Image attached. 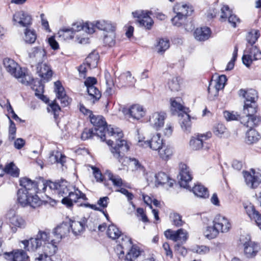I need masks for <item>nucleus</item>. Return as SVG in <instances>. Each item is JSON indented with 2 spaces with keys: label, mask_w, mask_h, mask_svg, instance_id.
<instances>
[{
  "label": "nucleus",
  "mask_w": 261,
  "mask_h": 261,
  "mask_svg": "<svg viewBox=\"0 0 261 261\" xmlns=\"http://www.w3.org/2000/svg\"><path fill=\"white\" fill-rule=\"evenodd\" d=\"M29 58L32 63L36 65L43 63L46 58V51L42 47H36L29 53Z\"/></svg>",
  "instance_id": "obj_21"
},
{
  "label": "nucleus",
  "mask_w": 261,
  "mask_h": 261,
  "mask_svg": "<svg viewBox=\"0 0 261 261\" xmlns=\"http://www.w3.org/2000/svg\"><path fill=\"white\" fill-rule=\"evenodd\" d=\"M119 244L116 247V250L119 255V258L123 257L125 251L128 250L133 245L131 239L126 236L122 234L119 238Z\"/></svg>",
  "instance_id": "obj_24"
},
{
  "label": "nucleus",
  "mask_w": 261,
  "mask_h": 261,
  "mask_svg": "<svg viewBox=\"0 0 261 261\" xmlns=\"http://www.w3.org/2000/svg\"><path fill=\"white\" fill-rule=\"evenodd\" d=\"M243 176L246 185L252 189H255L261 184V173L251 169L250 171H243Z\"/></svg>",
  "instance_id": "obj_11"
},
{
  "label": "nucleus",
  "mask_w": 261,
  "mask_h": 261,
  "mask_svg": "<svg viewBox=\"0 0 261 261\" xmlns=\"http://www.w3.org/2000/svg\"><path fill=\"white\" fill-rule=\"evenodd\" d=\"M107 233L108 236L112 240L119 239L122 234L119 229L114 224L109 226Z\"/></svg>",
  "instance_id": "obj_42"
},
{
  "label": "nucleus",
  "mask_w": 261,
  "mask_h": 261,
  "mask_svg": "<svg viewBox=\"0 0 261 261\" xmlns=\"http://www.w3.org/2000/svg\"><path fill=\"white\" fill-rule=\"evenodd\" d=\"M58 34L59 37L62 38L64 40L72 39L74 36V34L70 30V28L64 27L59 31Z\"/></svg>",
  "instance_id": "obj_45"
},
{
  "label": "nucleus",
  "mask_w": 261,
  "mask_h": 261,
  "mask_svg": "<svg viewBox=\"0 0 261 261\" xmlns=\"http://www.w3.org/2000/svg\"><path fill=\"white\" fill-rule=\"evenodd\" d=\"M49 160L52 163H60L63 165L66 156L59 151H53L49 155Z\"/></svg>",
  "instance_id": "obj_40"
},
{
  "label": "nucleus",
  "mask_w": 261,
  "mask_h": 261,
  "mask_svg": "<svg viewBox=\"0 0 261 261\" xmlns=\"http://www.w3.org/2000/svg\"><path fill=\"white\" fill-rule=\"evenodd\" d=\"M107 175L109 179L112 181L114 186L120 187L123 185L122 178L118 175H114L111 172H108Z\"/></svg>",
  "instance_id": "obj_52"
},
{
  "label": "nucleus",
  "mask_w": 261,
  "mask_h": 261,
  "mask_svg": "<svg viewBox=\"0 0 261 261\" xmlns=\"http://www.w3.org/2000/svg\"><path fill=\"white\" fill-rule=\"evenodd\" d=\"M31 17L23 11L16 12L13 16V21L23 27H27L31 23Z\"/></svg>",
  "instance_id": "obj_25"
},
{
  "label": "nucleus",
  "mask_w": 261,
  "mask_h": 261,
  "mask_svg": "<svg viewBox=\"0 0 261 261\" xmlns=\"http://www.w3.org/2000/svg\"><path fill=\"white\" fill-rule=\"evenodd\" d=\"M228 22L232 25V27L236 28L237 22H240V19L237 17V16L232 13L228 18H227Z\"/></svg>",
  "instance_id": "obj_64"
},
{
  "label": "nucleus",
  "mask_w": 261,
  "mask_h": 261,
  "mask_svg": "<svg viewBox=\"0 0 261 261\" xmlns=\"http://www.w3.org/2000/svg\"><path fill=\"white\" fill-rule=\"evenodd\" d=\"M213 222L216 228L223 233L228 232L231 226L229 221L226 218L220 215L216 216Z\"/></svg>",
  "instance_id": "obj_22"
},
{
  "label": "nucleus",
  "mask_w": 261,
  "mask_h": 261,
  "mask_svg": "<svg viewBox=\"0 0 261 261\" xmlns=\"http://www.w3.org/2000/svg\"><path fill=\"white\" fill-rule=\"evenodd\" d=\"M226 128L225 126L221 123H218L214 126V134L219 136L223 134L225 131Z\"/></svg>",
  "instance_id": "obj_61"
},
{
  "label": "nucleus",
  "mask_w": 261,
  "mask_h": 261,
  "mask_svg": "<svg viewBox=\"0 0 261 261\" xmlns=\"http://www.w3.org/2000/svg\"><path fill=\"white\" fill-rule=\"evenodd\" d=\"M258 99L257 92L256 90L250 89L248 90V93L246 97L245 103L256 102Z\"/></svg>",
  "instance_id": "obj_51"
},
{
  "label": "nucleus",
  "mask_w": 261,
  "mask_h": 261,
  "mask_svg": "<svg viewBox=\"0 0 261 261\" xmlns=\"http://www.w3.org/2000/svg\"><path fill=\"white\" fill-rule=\"evenodd\" d=\"M98 57L94 54H90L86 58V62L83 63L77 67L80 77L85 79L87 75V67L95 66L97 64Z\"/></svg>",
  "instance_id": "obj_16"
},
{
  "label": "nucleus",
  "mask_w": 261,
  "mask_h": 261,
  "mask_svg": "<svg viewBox=\"0 0 261 261\" xmlns=\"http://www.w3.org/2000/svg\"><path fill=\"white\" fill-rule=\"evenodd\" d=\"M115 31H110L107 32V34L105 35L103 41L105 43L109 46H112L115 43Z\"/></svg>",
  "instance_id": "obj_48"
},
{
  "label": "nucleus",
  "mask_w": 261,
  "mask_h": 261,
  "mask_svg": "<svg viewBox=\"0 0 261 261\" xmlns=\"http://www.w3.org/2000/svg\"><path fill=\"white\" fill-rule=\"evenodd\" d=\"M240 243L244 247V254L247 258L255 257L260 250L259 245L251 241L249 236H242L240 239Z\"/></svg>",
  "instance_id": "obj_8"
},
{
  "label": "nucleus",
  "mask_w": 261,
  "mask_h": 261,
  "mask_svg": "<svg viewBox=\"0 0 261 261\" xmlns=\"http://www.w3.org/2000/svg\"><path fill=\"white\" fill-rule=\"evenodd\" d=\"M171 109L172 111L179 112L178 116H181L182 119L180 123L182 129L184 131L190 132L191 122L190 116L188 114L189 109L184 107L176 99L171 98L170 99Z\"/></svg>",
  "instance_id": "obj_5"
},
{
  "label": "nucleus",
  "mask_w": 261,
  "mask_h": 261,
  "mask_svg": "<svg viewBox=\"0 0 261 261\" xmlns=\"http://www.w3.org/2000/svg\"><path fill=\"white\" fill-rule=\"evenodd\" d=\"M151 12L144 11H136L133 12L132 14L135 18H137V21L140 27H144L148 30H150L153 24V21L150 16Z\"/></svg>",
  "instance_id": "obj_13"
},
{
  "label": "nucleus",
  "mask_w": 261,
  "mask_h": 261,
  "mask_svg": "<svg viewBox=\"0 0 261 261\" xmlns=\"http://www.w3.org/2000/svg\"><path fill=\"white\" fill-rule=\"evenodd\" d=\"M246 212L252 220L254 221L256 225L261 230V214L256 210L255 207L253 205H249L245 207Z\"/></svg>",
  "instance_id": "obj_31"
},
{
  "label": "nucleus",
  "mask_w": 261,
  "mask_h": 261,
  "mask_svg": "<svg viewBox=\"0 0 261 261\" xmlns=\"http://www.w3.org/2000/svg\"><path fill=\"white\" fill-rule=\"evenodd\" d=\"M13 232L17 231V228L23 229L27 225L25 220L20 216L17 215L14 210H10L6 214Z\"/></svg>",
  "instance_id": "obj_10"
},
{
  "label": "nucleus",
  "mask_w": 261,
  "mask_h": 261,
  "mask_svg": "<svg viewBox=\"0 0 261 261\" xmlns=\"http://www.w3.org/2000/svg\"><path fill=\"white\" fill-rule=\"evenodd\" d=\"M87 91L89 96V98L94 103L95 101L98 100L101 97V93L99 90L95 87H90L87 88Z\"/></svg>",
  "instance_id": "obj_44"
},
{
  "label": "nucleus",
  "mask_w": 261,
  "mask_h": 261,
  "mask_svg": "<svg viewBox=\"0 0 261 261\" xmlns=\"http://www.w3.org/2000/svg\"><path fill=\"white\" fill-rule=\"evenodd\" d=\"M258 107L256 102L245 103L243 114L240 118L242 124L247 127L251 128L258 125L260 121V117L256 115Z\"/></svg>",
  "instance_id": "obj_4"
},
{
  "label": "nucleus",
  "mask_w": 261,
  "mask_h": 261,
  "mask_svg": "<svg viewBox=\"0 0 261 261\" xmlns=\"http://www.w3.org/2000/svg\"><path fill=\"white\" fill-rule=\"evenodd\" d=\"M156 182L158 185H164L169 179V177L165 173L160 172L155 175Z\"/></svg>",
  "instance_id": "obj_54"
},
{
  "label": "nucleus",
  "mask_w": 261,
  "mask_h": 261,
  "mask_svg": "<svg viewBox=\"0 0 261 261\" xmlns=\"http://www.w3.org/2000/svg\"><path fill=\"white\" fill-rule=\"evenodd\" d=\"M92 169L93 170V174L96 181L98 182L102 181L103 176L99 169L98 168L94 166L92 167Z\"/></svg>",
  "instance_id": "obj_60"
},
{
  "label": "nucleus",
  "mask_w": 261,
  "mask_h": 261,
  "mask_svg": "<svg viewBox=\"0 0 261 261\" xmlns=\"http://www.w3.org/2000/svg\"><path fill=\"white\" fill-rule=\"evenodd\" d=\"M172 220V224L176 227H179L182 225L184 221L181 219V216L177 213H172L170 215Z\"/></svg>",
  "instance_id": "obj_55"
},
{
  "label": "nucleus",
  "mask_w": 261,
  "mask_h": 261,
  "mask_svg": "<svg viewBox=\"0 0 261 261\" xmlns=\"http://www.w3.org/2000/svg\"><path fill=\"white\" fill-rule=\"evenodd\" d=\"M211 31L208 27L197 28L194 32V36L196 40L203 41L207 40L211 36Z\"/></svg>",
  "instance_id": "obj_34"
},
{
  "label": "nucleus",
  "mask_w": 261,
  "mask_h": 261,
  "mask_svg": "<svg viewBox=\"0 0 261 261\" xmlns=\"http://www.w3.org/2000/svg\"><path fill=\"white\" fill-rule=\"evenodd\" d=\"M127 251V253L125 255V260L126 261H134L141 254V251L138 247L136 246H132Z\"/></svg>",
  "instance_id": "obj_36"
},
{
  "label": "nucleus",
  "mask_w": 261,
  "mask_h": 261,
  "mask_svg": "<svg viewBox=\"0 0 261 261\" xmlns=\"http://www.w3.org/2000/svg\"><path fill=\"white\" fill-rule=\"evenodd\" d=\"M5 257L9 261H28L29 256L23 250H17L12 252H5Z\"/></svg>",
  "instance_id": "obj_26"
},
{
  "label": "nucleus",
  "mask_w": 261,
  "mask_h": 261,
  "mask_svg": "<svg viewBox=\"0 0 261 261\" xmlns=\"http://www.w3.org/2000/svg\"><path fill=\"white\" fill-rule=\"evenodd\" d=\"M95 27L99 30H102L108 32L110 31H115V27L111 22L105 20L95 21Z\"/></svg>",
  "instance_id": "obj_39"
},
{
  "label": "nucleus",
  "mask_w": 261,
  "mask_h": 261,
  "mask_svg": "<svg viewBox=\"0 0 261 261\" xmlns=\"http://www.w3.org/2000/svg\"><path fill=\"white\" fill-rule=\"evenodd\" d=\"M4 171L13 177H18L19 175V169L13 163L7 165L5 167Z\"/></svg>",
  "instance_id": "obj_47"
},
{
  "label": "nucleus",
  "mask_w": 261,
  "mask_h": 261,
  "mask_svg": "<svg viewBox=\"0 0 261 261\" xmlns=\"http://www.w3.org/2000/svg\"><path fill=\"white\" fill-rule=\"evenodd\" d=\"M95 21L91 23H85L84 24V30L89 34H92L95 32Z\"/></svg>",
  "instance_id": "obj_63"
},
{
  "label": "nucleus",
  "mask_w": 261,
  "mask_h": 261,
  "mask_svg": "<svg viewBox=\"0 0 261 261\" xmlns=\"http://www.w3.org/2000/svg\"><path fill=\"white\" fill-rule=\"evenodd\" d=\"M227 81L226 76L225 75H220L216 82L215 85L212 87L210 85L208 87V92L211 96H217L218 95L219 91L224 88Z\"/></svg>",
  "instance_id": "obj_29"
},
{
  "label": "nucleus",
  "mask_w": 261,
  "mask_h": 261,
  "mask_svg": "<svg viewBox=\"0 0 261 261\" xmlns=\"http://www.w3.org/2000/svg\"><path fill=\"white\" fill-rule=\"evenodd\" d=\"M261 60V51L256 46H251L248 48L247 54L242 57V61L244 65L249 67L253 61Z\"/></svg>",
  "instance_id": "obj_15"
},
{
  "label": "nucleus",
  "mask_w": 261,
  "mask_h": 261,
  "mask_svg": "<svg viewBox=\"0 0 261 261\" xmlns=\"http://www.w3.org/2000/svg\"><path fill=\"white\" fill-rule=\"evenodd\" d=\"M36 66L37 72L39 76L44 80L48 81L51 78L53 73L50 67L46 64H43V63Z\"/></svg>",
  "instance_id": "obj_32"
},
{
  "label": "nucleus",
  "mask_w": 261,
  "mask_h": 261,
  "mask_svg": "<svg viewBox=\"0 0 261 261\" xmlns=\"http://www.w3.org/2000/svg\"><path fill=\"white\" fill-rule=\"evenodd\" d=\"M17 201L22 207L30 206L36 208L42 203V201L37 193L30 194V192L23 191L22 190H18L17 191Z\"/></svg>",
  "instance_id": "obj_6"
},
{
  "label": "nucleus",
  "mask_w": 261,
  "mask_h": 261,
  "mask_svg": "<svg viewBox=\"0 0 261 261\" xmlns=\"http://www.w3.org/2000/svg\"><path fill=\"white\" fill-rule=\"evenodd\" d=\"M70 232L69 225L66 223H63L58 225L53 231L52 234L55 240L60 242L63 238L67 237Z\"/></svg>",
  "instance_id": "obj_23"
},
{
  "label": "nucleus",
  "mask_w": 261,
  "mask_h": 261,
  "mask_svg": "<svg viewBox=\"0 0 261 261\" xmlns=\"http://www.w3.org/2000/svg\"><path fill=\"white\" fill-rule=\"evenodd\" d=\"M43 184H45V182H44L42 179L36 181L27 177H21L19 179V185L21 188L19 190L27 191L30 194L37 193L39 192V188L42 187L43 191L44 192L46 189H43Z\"/></svg>",
  "instance_id": "obj_9"
},
{
  "label": "nucleus",
  "mask_w": 261,
  "mask_h": 261,
  "mask_svg": "<svg viewBox=\"0 0 261 261\" xmlns=\"http://www.w3.org/2000/svg\"><path fill=\"white\" fill-rule=\"evenodd\" d=\"M90 121L93 125L95 135L99 137L102 141L106 140V135L113 137L116 141L115 146H113V141L110 139L107 141V144L111 146L110 151L113 157L119 162H123L125 153L129 149L127 142L121 139L123 137L122 132L118 128H114L108 126L105 119L101 115H92L90 117Z\"/></svg>",
  "instance_id": "obj_1"
},
{
  "label": "nucleus",
  "mask_w": 261,
  "mask_h": 261,
  "mask_svg": "<svg viewBox=\"0 0 261 261\" xmlns=\"http://www.w3.org/2000/svg\"><path fill=\"white\" fill-rule=\"evenodd\" d=\"M164 235L168 239L171 240L174 242L180 241L181 243L185 242L188 239V234L187 231L182 228L177 230L167 229L164 232Z\"/></svg>",
  "instance_id": "obj_17"
},
{
  "label": "nucleus",
  "mask_w": 261,
  "mask_h": 261,
  "mask_svg": "<svg viewBox=\"0 0 261 261\" xmlns=\"http://www.w3.org/2000/svg\"><path fill=\"white\" fill-rule=\"evenodd\" d=\"M87 220L84 218L81 221L71 220L69 228L71 227L72 232L75 236L82 234L85 230Z\"/></svg>",
  "instance_id": "obj_30"
},
{
  "label": "nucleus",
  "mask_w": 261,
  "mask_h": 261,
  "mask_svg": "<svg viewBox=\"0 0 261 261\" xmlns=\"http://www.w3.org/2000/svg\"><path fill=\"white\" fill-rule=\"evenodd\" d=\"M3 64L7 71L14 77L18 79L23 75V72L21 68L13 60L5 58L4 59Z\"/></svg>",
  "instance_id": "obj_14"
},
{
  "label": "nucleus",
  "mask_w": 261,
  "mask_h": 261,
  "mask_svg": "<svg viewBox=\"0 0 261 261\" xmlns=\"http://www.w3.org/2000/svg\"><path fill=\"white\" fill-rule=\"evenodd\" d=\"M192 191L195 195L200 198H206L209 196L207 188L201 185H196L192 189Z\"/></svg>",
  "instance_id": "obj_38"
},
{
  "label": "nucleus",
  "mask_w": 261,
  "mask_h": 261,
  "mask_svg": "<svg viewBox=\"0 0 261 261\" xmlns=\"http://www.w3.org/2000/svg\"><path fill=\"white\" fill-rule=\"evenodd\" d=\"M43 186V189H46L48 187L60 197H62V203L68 207H71L73 203L77 202L79 199H87L85 194L65 180L55 182L46 181Z\"/></svg>",
  "instance_id": "obj_2"
},
{
  "label": "nucleus",
  "mask_w": 261,
  "mask_h": 261,
  "mask_svg": "<svg viewBox=\"0 0 261 261\" xmlns=\"http://www.w3.org/2000/svg\"><path fill=\"white\" fill-rule=\"evenodd\" d=\"M24 40L27 43H33L36 40L37 35L35 32L28 29H25L24 32Z\"/></svg>",
  "instance_id": "obj_50"
},
{
  "label": "nucleus",
  "mask_w": 261,
  "mask_h": 261,
  "mask_svg": "<svg viewBox=\"0 0 261 261\" xmlns=\"http://www.w3.org/2000/svg\"><path fill=\"white\" fill-rule=\"evenodd\" d=\"M232 13V10L229 8L228 5H224L221 8V15L220 17V20L222 22L226 21L231 14Z\"/></svg>",
  "instance_id": "obj_49"
},
{
  "label": "nucleus",
  "mask_w": 261,
  "mask_h": 261,
  "mask_svg": "<svg viewBox=\"0 0 261 261\" xmlns=\"http://www.w3.org/2000/svg\"><path fill=\"white\" fill-rule=\"evenodd\" d=\"M164 144L163 140L161 138L160 134L153 135L150 140H139L138 145L144 148L149 147L154 151H158Z\"/></svg>",
  "instance_id": "obj_12"
},
{
  "label": "nucleus",
  "mask_w": 261,
  "mask_h": 261,
  "mask_svg": "<svg viewBox=\"0 0 261 261\" xmlns=\"http://www.w3.org/2000/svg\"><path fill=\"white\" fill-rule=\"evenodd\" d=\"M61 109L59 106L55 103L52 102L47 107V111L54 114L55 119H57L59 116V113L60 112Z\"/></svg>",
  "instance_id": "obj_58"
},
{
  "label": "nucleus",
  "mask_w": 261,
  "mask_h": 261,
  "mask_svg": "<svg viewBox=\"0 0 261 261\" xmlns=\"http://www.w3.org/2000/svg\"><path fill=\"white\" fill-rule=\"evenodd\" d=\"M180 79L178 77H173L168 82V86L172 91H178L180 89Z\"/></svg>",
  "instance_id": "obj_53"
},
{
  "label": "nucleus",
  "mask_w": 261,
  "mask_h": 261,
  "mask_svg": "<svg viewBox=\"0 0 261 261\" xmlns=\"http://www.w3.org/2000/svg\"><path fill=\"white\" fill-rule=\"evenodd\" d=\"M8 118L9 120L10 123L9 127V140L10 141H12L15 138L16 128L15 126V124L11 119L10 117L8 116Z\"/></svg>",
  "instance_id": "obj_56"
},
{
  "label": "nucleus",
  "mask_w": 261,
  "mask_h": 261,
  "mask_svg": "<svg viewBox=\"0 0 261 261\" xmlns=\"http://www.w3.org/2000/svg\"><path fill=\"white\" fill-rule=\"evenodd\" d=\"M211 133H207L206 134H201L197 136L196 138H192L190 141V146L191 148L195 150H199L201 148L207 149L208 146L205 145L206 143L204 141L208 138H211Z\"/></svg>",
  "instance_id": "obj_19"
},
{
  "label": "nucleus",
  "mask_w": 261,
  "mask_h": 261,
  "mask_svg": "<svg viewBox=\"0 0 261 261\" xmlns=\"http://www.w3.org/2000/svg\"><path fill=\"white\" fill-rule=\"evenodd\" d=\"M95 134L92 129L85 128L81 135V139L83 140L91 138L93 135Z\"/></svg>",
  "instance_id": "obj_62"
},
{
  "label": "nucleus",
  "mask_w": 261,
  "mask_h": 261,
  "mask_svg": "<svg viewBox=\"0 0 261 261\" xmlns=\"http://www.w3.org/2000/svg\"><path fill=\"white\" fill-rule=\"evenodd\" d=\"M55 92L57 98L60 100L62 106H67L70 102L69 98L65 93L64 89L60 81L55 82Z\"/></svg>",
  "instance_id": "obj_27"
},
{
  "label": "nucleus",
  "mask_w": 261,
  "mask_h": 261,
  "mask_svg": "<svg viewBox=\"0 0 261 261\" xmlns=\"http://www.w3.org/2000/svg\"><path fill=\"white\" fill-rule=\"evenodd\" d=\"M122 112L125 115H128L134 119L139 120L145 115L143 107L139 105H134L130 108H124Z\"/></svg>",
  "instance_id": "obj_20"
},
{
  "label": "nucleus",
  "mask_w": 261,
  "mask_h": 261,
  "mask_svg": "<svg viewBox=\"0 0 261 261\" xmlns=\"http://www.w3.org/2000/svg\"><path fill=\"white\" fill-rule=\"evenodd\" d=\"M219 232L214 225L213 227H207L206 231L205 232V236L208 239H212L216 238Z\"/></svg>",
  "instance_id": "obj_57"
},
{
  "label": "nucleus",
  "mask_w": 261,
  "mask_h": 261,
  "mask_svg": "<svg viewBox=\"0 0 261 261\" xmlns=\"http://www.w3.org/2000/svg\"><path fill=\"white\" fill-rule=\"evenodd\" d=\"M170 46L169 41L167 39H160L156 45V48L159 53H163Z\"/></svg>",
  "instance_id": "obj_46"
},
{
  "label": "nucleus",
  "mask_w": 261,
  "mask_h": 261,
  "mask_svg": "<svg viewBox=\"0 0 261 261\" xmlns=\"http://www.w3.org/2000/svg\"><path fill=\"white\" fill-rule=\"evenodd\" d=\"M50 233L47 230H39L35 238H31L29 240L21 241L24 245V249L29 252L35 253L37 252L41 246L51 240Z\"/></svg>",
  "instance_id": "obj_3"
},
{
  "label": "nucleus",
  "mask_w": 261,
  "mask_h": 261,
  "mask_svg": "<svg viewBox=\"0 0 261 261\" xmlns=\"http://www.w3.org/2000/svg\"><path fill=\"white\" fill-rule=\"evenodd\" d=\"M252 128H250V129L246 133V141L248 144L256 143L259 138L258 132Z\"/></svg>",
  "instance_id": "obj_41"
},
{
  "label": "nucleus",
  "mask_w": 261,
  "mask_h": 261,
  "mask_svg": "<svg viewBox=\"0 0 261 261\" xmlns=\"http://www.w3.org/2000/svg\"><path fill=\"white\" fill-rule=\"evenodd\" d=\"M223 115L227 121L236 120L239 118L240 120L241 117L237 113H234V112H230L227 111L224 112Z\"/></svg>",
  "instance_id": "obj_59"
},
{
  "label": "nucleus",
  "mask_w": 261,
  "mask_h": 261,
  "mask_svg": "<svg viewBox=\"0 0 261 261\" xmlns=\"http://www.w3.org/2000/svg\"><path fill=\"white\" fill-rule=\"evenodd\" d=\"M59 242L55 239H52L41 246L43 253L38 252V256H36L35 259L38 261H52L51 256L54 255L58 250L57 244Z\"/></svg>",
  "instance_id": "obj_7"
},
{
  "label": "nucleus",
  "mask_w": 261,
  "mask_h": 261,
  "mask_svg": "<svg viewBox=\"0 0 261 261\" xmlns=\"http://www.w3.org/2000/svg\"><path fill=\"white\" fill-rule=\"evenodd\" d=\"M187 19V18L186 16L176 14V15L171 19V21L172 24L176 27H179L184 26L186 30L188 31H192L194 28L191 23L189 24L190 27L188 28V24L186 23Z\"/></svg>",
  "instance_id": "obj_33"
},
{
  "label": "nucleus",
  "mask_w": 261,
  "mask_h": 261,
  "mask_svg": "<svg viewBox=\"0 0 261 261\" xmlns=\"http://www.w3.org/2000/svg\"><path fill=\"white\" fill-rule=\"evenodd\" d=\"M259 36V31L253 29L247 34L246 39L248 44L251 46H253V44L256 42Z\"/></svg>",
  "instance_id": "obj_43"
},
{
  "label": "nucleus",
  "mask_w": 261,
  "mask_h": 261,
  "mask_svg": "<svg viewBox=\"0 0 261 261\" xmlns=\"http://www.w3.org/2000/svg\"><path fill=\"white\" fill-rule=\"evenodd\" d=\"M166 117L164 112H155L150 116L149 122L153 128L158 130L163 126Z\"/></svg>",
  "instance_id": "obj_28"
},
{
  "label": "nucleus",
  "mask_w": 261,
  "mask_h": 261,
  "mask_svg": "<svg viewBox=\"0 0 261 261\" xmlns=\"http://www.w3.org/2000/svg\"><path fill=\"white\" fill-rule=\"evenodd\" d=\"M173 10L176 14L186 16L187 18L193 12L192 6L187 4H177L174 7Z\"/></svg>",
  "instance_id": "obj_35"
},
{
  "label": "nucleus",
  "mask_w": 261,
  "mask_h": 261,
  "mask_svg": "<svg viewBox=\"0 0 261 261\" xmlns=\"http://www.w3.org/2000/svg\"><path fill=\"white\" fill-rule=\"evenodd\" d=\"M158 152L160 158L164 161H167L172 156L173 150L171 147L163 145Z\"/></svg>",
  "instance_id": "obj_37"
},
{
  "label": "nucleus",
  "mask_w": 261,
  "mask_h": 261,
  "mask_svg": "<svg viewBox=\"0 0 261 261\" xmlns=\"http://www.w3.org/2000/svg\"><path fill=\"white\" fill-rule=\"evenodd\" d=\"M179 168V185L184 188L190 189L191 187L189 186V183L192 179L190 169L187 165L185 164H180Z\"/></svg>",
  "instance_id": "obj_18"
}]
</instances>
